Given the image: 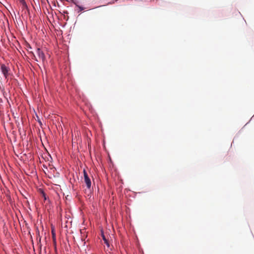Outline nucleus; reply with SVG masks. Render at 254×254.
Returning a JSON list of instances; mask_svg holds the SVG:
<instances>
[{"mask_svg": "<svg viewBox=\"0 0 254 254\" xmlns=\"http://www.w3.org/2000/svg\"><path fill=\"white\" fill-rule=\"evenodd\" d=\"M101 235H102V239L104 242V244H105L107 247V249L105 248V251L106 253H107V254H111V252L110 251V249H109V247H110L109 241L106 238V237H105V235L104 234V233L102 231L101 232Z\"/></svg>", "mask_w": 254, "mask_h": 254, "instance_id": "nucleus-1", "label": "nucleus"}, {"mask_svg": "<svg viewBox=\"0 0 254 254\" xmlns=\"http://www.w3.org/2000/svg\"><path fill=\"white\" fill-rule=\"evenodd\" d=\"M36 54L38 58V60L36 59L37 61L41 60L43 62L45 60L44 53L40 48H38L36 50Z\"/></svg>", "mask_w": 254, "mask_h": 254, "instance_id": "nucleus-2", "label": "nucleus"}, {"mask_svg": "<svg viewBox=\"0 0 254 254\" xmlns=\"http://www.w3.org/2000/svg\"><path fill=\"white\" fill-rule=\"evenodd\" d=\"M84 180L87 188L90 189L91 186V182L88 174L85 170H83Z\"/></svg>", "mask_w": 254, "mask_h": 254, "instance_id": "nucleus-3", "label": "nucleus"}, {"mask_svg": "<svg viewBox=\"0 0 254 254\" xmlns=\"http://www.w3.org/2000/svg\"><path fill=\"white\" fill-rule=\"evenodd\" d=\"M1 70L5 78H6L9 74V68L6 67L4 64H2L1 65Z\"/></svg>", "mask_w": 254, "mask_h": 254, "instance_id": "nucleus-4", "label": "nucleus"}, {"mask_svg": "<svg viewBox=\"0 0 254 254\" xmlns=\"http://www.w3.org/2000/svg\"><path fill=\"white\" fill-rule=\"evenodd\" d=\"M22 8L23 9H28V6L26 4V2L24 3L23 4H22Z\"/></svg>", "mask_w": 254, "mask_h": 254, "instance_id": "nucleus-5", "label": "nucleus"}, {"mask_svg": "<svg viewBox=\"0 0 254 254\" xmlns=\"http://www.w3.org/2000/svg\"><path fill=\"white\" fill-rule=\"evenodd\" d=\"M52 233L53 238L54 240L55 241V240H56V235H55V233L54 232L53 230L52 231Z\"/></svg>", "mask_w": 254, "mask_h": 254, "instance_id": "nucleus-6", "label": "nucleus"}, {"mask_svg": "<svg viewBox=\"0 0 254 254\" xmlns=\"http://www.w3.org/2000/svg\"><path fill=\"white\" fill-rule=\"evenodd\" d=\"M19 0V2H20L21 4H23L24 3L26 2H25V0Z\"/></svg>", "mask_w": 254, "mask_h": 254, "instance_id": "nucleus-7", "label": "nucleus"}, {"mask_svg": "<svg viewBox=\"0 0 254 254\" xmlns=\"http://www.w3.org/2000/svg\"><path fill=\"white\" fill-rule=\"evenodd\" d=\"M79 8H80V10H81H81H82L83 9V7H80V6H79Z\"/></svg>", "mask_w": 254, "mask_h": 254, "instance_id": "nucleus-8", "label": "nucleus"}, {"mask_svg": "<svg viewBox=\"0 0 254 254\" xmlns=\"http://www.w3.org/2000/svg\"><path fill=\"white\" fill-rule=\"evenodd\" d=\"M64 13L67 14V11H64Z\"/></svg>", "mask_w": 254, "mask_h": 254, "instance_id": "nucleus-9", "label": "nucleus"}]
</instances>
